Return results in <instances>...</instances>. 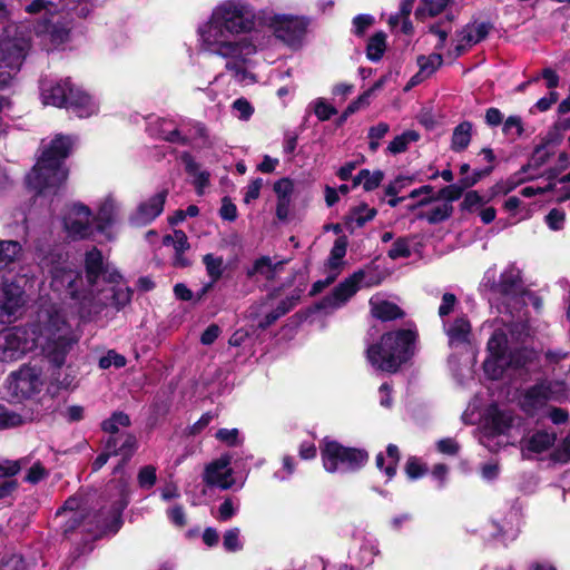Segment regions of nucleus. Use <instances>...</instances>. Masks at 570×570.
<instances>
[{"instance_id": "f257e3e1", "label": "nucleus", "mask_w": 570, "mask_h": 570, "mask_svg": "<svg viewBox=\"0 0 570 570\" xmlns=\"http://www.w3.org/2000/svg\"><path fill=\"white\" fill-rule=\"evenodd\" d=\"M254 26L250 7L230 0L214 10L208 23L200 29V35L212 52L224 58H234L243 53V45L229 40V36L249 32Z\"/></svg>"}, {"instance_id": "f03ea898", "label": "nucleus", "mask_w": 570, "mask_h": 570, "mask_svg": "<svg viewBox=\"0 0 570 570\" xmlns=\"http://www.w3.org/2000/svg\"><path fill=\"white\" fill-rule=\"evenodd\" d=\"M75 145V136L56 134L43 147L28 175L30 188L38 195L56 194L68 179L69 168L66 166V160L72 155Z\"/></svg>"}, {"instance_id": "7ed1b4c3", "label": "nucleus", "mask_w": 570, "mask_h": 570, "mask_svg": "<svg viewBox=\"0 0 570 570\" xmlns=\"http://www.w3.org/2000/svg\"><path fill=\"white\" fill-rule=\"evenodd\" d=\"M417 332L411 328L384 333L366 350L370 364L377 371L395 374L414 356Z\"/></svg>"}, {"instance_id": "20e7f679", "label": "nucleus", "mask_w": 570, "mask_h": 570, "mask_svg": "<svg viewBox=\"0 0 570 570\" xmlns=\"http://www.w3.org/2000/svg\"><path fill=\"white\" fill-rule=\"evenodd\" d=\"M41 98L43 105L71 110L79 118L90 117L97 109L92 97L70 77L42 83Z\"/></svg>"}, {"instance_id": "39448f33", "label": "nucleus", "mask_w": 570, "mask_h": 570, "mask_svg": "<svg viewBox=\"0 0 570 570\" xmlns=\"http://www.w3.org/2000/svg\"><path fill=\"white\" fill-rule=\"evenodd\" d=\"M320 452L323 468L328 473H354L363 469L370 460L365 449L345 446L328 436L320 442Z\"/></svg>"}, {"instance_id": "423d86ee", "label": "nucleus", "mask_w": 570, "mask_h": 570, "mask_svg": "<svg viewBox=\"0 0 570 570\" xmlns=\"http://www.w3.org/2000/svg\"><path fill=\"white\" fill-rule=\"evenodd\" d=\"M46 341L42 345V352L49 361L52 368L61 370L66 363L76 341L70 333V326L59 314H50L45 326Z\"/></svg>"}, {"instance_id": "0eeeda50", "label": "nucleus", "mask_w": 570, "mask_h": 570, "mask_svg": "<svg viewBox=\"0 0 570 570\" xmlns=\"http://www.w3.org/2000/svg\"><path fill=\"white\" fill-rule=\"evenodd\" d=\"M529 304L535 309L541 307L540 298L525 289L520 269L511 265L501 276V305H505L511 313L517 312L519 314Z\"/></svg>"}, {"instance_id": "6e6552de", "label": "nucleus", "mask_w": 570, "mask_h": 570, "mask_svg": "<svg viewBox=\"0 0 570 570\" xmlns=\"http://www.w3.org/2000/svg\"><path fill=\"white\" fill-rule=\"evenodd\" d=\"M363 269L355 271L352 275L338 283L330 294L315 302L306 309V316L317 312L334 311L344 305L360 289V283L364 279Z\"/></svg>"}, {"instance_id": "1a4fd4ad", "label": "nucleus", "mask_w": 570, "mask_h": 570, "mask_svg": "<svg viewBox=\"0 0 570 570\" xmlns=\"http://www.w3.org/2000/svg\"><path fill=\"white\" fill-rule=\"evenodd\" d=\"M35 346V340L23 326H12L0 332V361L20 360Z\"/></svg>"}, {"instance_id": "9d476101", "label": "nucleus", "mask_w": 570, "mask_h": 570, "mask_svg": "<svg viewBox=\"0 0 570 570\" xmlns=\"http://www.w3.org/2000/svg\"><path fill=\"white\" fill-rule=\"evenodd\" d=\"M308 24L309 20L307 18L291 14H275L271 19V27L275 37L293 48L302 45Z\"/></svg>"}, {"instance_id": "9b49d317", "label": "nucleus", "mask_w": 570, "mask_h": 570, "mask_svg": "<svg viewBox=\"0 0 570 570\" xmlns=\"http://www.w3.org/2000/svg\"><path fill=\"white\" fill-rule=\"evenodd\" d=\"M569 394L567 384L563 381L543 382L529 390L523 400V407L527 412H533L549 400L559 401Z\"/></svg>"}, {"instance_id": "f8f14e48", "label": "nucleus", "mask_w": 570, "mask_h": 570, "mask_svg": "<svg viewBox=\"0 0 570 570\" xmlns=\"http://www.w3.org/2000/svg\"><path fill=\"white\" fill-rule=\"evenodd\" d=\"M91 216L92 212L87 205L75 203L70 214L62 219L63 227L72 238L87 239L92 235Z\"/></svg>"}, {"instance_id": "ddd939ff", "label": "nucleus", "mask_w": 570, "mask_h": 570, "mask_svg": "<svg viewBox=\"0 0 570 570\" xmlns=\"http://www.w3.org/2000/svg\"><path fill=\"white\" fill-rule=\"evenodd\" d=\"M479 442L490 453L499 452V401L493 400L485 410L479 428Z\"/></svg>"}, {"instance_id": "4468645a", "label": "nucleus", "mask_w": 570, "mask_h": 570, "mask_svg": "<svg viewBox=\"0 0 570 570\" xmlns=\"http://www.w3.org/2000/svg\"><path fill=\"white\" fill-rule=\"evenodd\" d=\"M8 384L13 396L30 399L38 391L39 374L36 368L23 365L9 375Z\"/></svg>"}, {"instance_id": "2eb2a0df", "label": "nucleus", "mask_w": 570, "mask_h": 570, "mask_svg": "<svg viewBox=\"0 0 570 570\" xmlns=\"http://www.w3.org/2000/svg\"><path fill=\"white\" fill-rule=\"evenodd\" d=\"M488 355L482 364L483 376L491 382L488 390L491 395L499 389V328L493 330L488 344Z\"/></svg>"}, {"instance_id": "dca6fc26", "label": "nucleus", "mask_w": 570, "mask_h": 570, "mask_svg": "<svg viewBox=\"0 0 570 570\" xmlns=\"http://www.w3.org/2000/svg\"><path fill=\"white\" fill-rule=\"evenodd\" d=\"M230 463L229 456H220L219 459L206 465L203 480L208 487H218L227 490L233 485L232 470L224 471Z\"/></svg>"}, {"instance_id": "f3484780", "label": "nucleus", "mask_w": 570, "mask_h": 570, "mask_svg": "<svg viewBox=\"0 0 570 570\" xmlns=\"http://www.w3.org/2000/svg\"><path fill=\"white\" fill-rule=\"evenodd\" d=\"M167 196L168 190L163 189L148 200L140 203L136 212L137 223L147 225L155 220L163 213Z\"/></svg>"}, {"instance_id": "a211bd4d", "label": "nucleus", "mask_w": 570, "mask_h": 570, "mask_svg": "<svg viewBox=\"0 0 570 570\" xmlns=\"http://www.w3.org/2000/svg\"><path fill=\"white\" fill-rule=\"evenodd\" d=\"M445 334L449 337V346L455 347L470 343L472 326L466 315L455 317V320L445 327Z\"/></svg>"}, {"instance_id": "6ab92c4d", "label": "nucleus", "mask_w": 570, "mask_h": 570, "mask_svg": "<svg viewBox=\"0 0 570 570\" xmlns=\"http://www.w3.org/2000/svg\"><path fill=\"white\" fill-rule=\"evenodd\" d=\"M22 304V291L18 286L10 284L0 288V316H14Z\"/></svg>"}, {"instance_id": "aec40b11", "label": "nucleus", "mask_w": 570, "mask_h": 570, "mask_svg": "<svg viewBox=\"0 0 570 570\" xmlns=\"http://www.w3.org/2000/svg\"><path fill=\"white\" fill-rule=\"evenodd\" d=\"M106 265L104 263V256L100 249L94 246L90 250L85 254V273L86 279L89 286L94 287L97 285L98 279L106 272Z\"/></svg>"}, {"instance_id": "412c9836", "label": "nucleus", "mask_w": 570, "mask_h": 570, "mask_svg": "<svg viewBox=\"0 0 570 570\" xmlns=\"http://www.w3.org/2000/svg\"><path fill=\"white\" fill-rule=\"evenodd\" d=\"M107 494L114 499L111 504L119 505L120 509H126L130 501V487L129 478L121 475L111 479L106 487Z\"/></svg>"}, {"instance_id": "4be33fe9", "label": "nucleus", "mask_w": 570, "mask_h": 570, "mask_svg": "<svg viewBox=\"0 0 570 570\" xmlns=\"http://www.w3.org/2000/svg\"><path fill=\"white\" fill-rule=\"evenodd\" d=\"M386 458L387 463L384 454L382 452L377 453L375 456V466L386 475L389 481H391L397 473V465L401 460V452L396 444H387Z\"/></svg>"}, {"instance_id": "5701e85b", "label": "nucleus", "mask_w": 570, "mask_h": 570, "mask_svg": "<svg viewBox=\"0 0 570 570\" xmlns=\"http://www.w3.org/2000/svg\"><path fill=\"white\" fill-rule=\"evenodd\" d=\"M554 442V432L539 431L524 441L522 445L523 455L530 458L532 454H540L550 449Z\"/></svg>"}, {"instance_id": "b1692460", "label": "nucleus", "mask_w": 570, "mask_h": 570, "mask_svg": "<svg viewBox=\"0 0 570 570\" xmlns=\"http://www.w3.org/2000/svg\"><path fill=\"white\" fill-rule=\"evenodd\" d=\"M376 208H370L366 203H360L357 206H353L350 208L348 213L344 217V223L346 228L350 229L351 233H353V223H355L356 227L361 228L366 223L373 220L376 217Z\"/></svg>"}, {"instance_id": "393cba45", "label": "nucleus", "mask_w": 570, "mask_h": 570, "mask_svg": "<svg viewBox=\"0 0 570 570\" xmlns=\"http://www.w3.org/2000/svg\"><path fill=\"white\" fill-rule=\"evenodd\" d=\"M479 291L488 298L491 307L499 308V276L494 267L485 271Z\"/></svg>"}, {"instance_id": "a878e982", "label": "nucleus", "mask_w": 570, "mask_h": 570, "mask_svg": "<svg viewBox=\"0 0 570 570\" xmlns=\"http://www.w3.org/2000/svg\"><path fill=\"white\" fill-rule=\"evenodd\" d=\"M116 207L112 200H105L98 208L92 218L96 224V230L105 234L115 224Z\"/></svg>"}, {"instance_id": "bb28decb", "label": "nucleus", "mask_w": 570, "mask_h": 570, "mask_svg": "<svg viewBox=\"0 0 570 570\" xmlns=\"http://www.w3.org/2000/svg\"><path fill=\"white\" fill-rule=\"evenodd\" d=\"M348 246V238L346 235H340L330 252V256L326 261V266L330 271H335V273L340 274V271L343 265V258L346 255Z\"/></svg>"}, {"instance_id": "cd10ccee", "label": "nucleus", "mask_w": 570, "mask_h": 570, "mask_svg": "<svg viewBox=\"0 0 570 570\" xmlns=\"http://www.w3.org/2000/svg\"><path fill=\"white\" fill-rule=\"evenodd\" d=\"M386 33L384 31H376L372 35L366 45V58L373 62H379L386 51Z\"/></svg>"}, {"instance_id": "c85d7f7f", "label": "nucleus", "mask_w": 570, "mask_h": 570, "mask_svg": "<svg viewBox=\"0 0 570 570\" xmlns=\"http://www.w3.org/2000/svg\"><path fill=\"white\" fill-rule=\"evenodd\" d=\"M375 318L382 322L394 321L404 317V311L395 303L382 301L372 308Z\"/></svg>"}, {"instance_id": "c756f323", "label": "nucleus", "mask_w": 570, "mask_h": 570, "mask_svg": "<svg viewBox=\"0 0 570 570\" xmlns=\"http://www.w3.org/2000/svg\"><path fill=\"white\" fill-rule=\"evenodd\" d=\"M71 29V21L65 18L58 19L48 28L50 41L56 46L66 43L70 39Z\"/></svg>"}, {"instance_id": "7c9ffc66", "label": "nucleus", "mask_w": 570, "mask_h": 570, "mask_svg": "<svg viewBox=\"0 0 570 570\" xmlns=\"http://www.w3.org/2000/svg\"><path fill=\"white\" fill-rule=\"evenodd\" d=\"M472 125L469 121L459 124L452 134L451 149L455 153L463 151L471 141Z\"/></svg>"}, {"instance_id": "2f4dec72", "label": "nucleus", "mask_w": 570, "mask_h": 570, "mask_svg": "<svg viewBox=\"0 0 570 570\" xmlns=\"http://www.w3.org/2000/svg\"><path fill=\"white\" fill-rule=\"evenodd\" d=\"M59 272H61L62 283H67V289L72 298H79V285L82 283V276L79 272L71 268H56L55 278H59Z\"/></svg>"}, {"instance_id": "473e14b6", "label": "nucleus", "mask_w": 570, "mask_h": 570, "mask_svg": "<svg viewBox=\"0 0 570 570\" xmlns=\"http://www.w3.org/2000/svg\"><path fill=\"white\" fill-rule=\"evenodd\" d=\"M22 253V246L17 240H0V267L16 262Z\"/></svg>"}, {"instance_id": "72a5a7b5", "label": "nucleus", "mask_w": 570, "mask_h": 570, "mask_svg": "<svg viewBox=\"0 0 570 570\" xmlns=\"http://www.w3.org/2000/svg\"><path fill=\"white\" fill-rule=\"evenodd\" d=\"M420 137L421 136L416 130H405L390 141L387 151L393 155L405 153L409 148V144L417 141Z\"/></svg>"}, {"instance_id": "f704fd0d", "label": "nucleus", "mask_w": 570, "mask_h": 570, "mask_svg": "<svg viewBox=\"0 0 570 570\" xmlns=\"http://www.w3.org/2000/svg\"><path fill=\"white\" fill-rule=\"evenodd\" d=\"M131 421L127 413L122 411L114 412L110 417L104 420L100 424L101 430L109 434H119V426L128 428Z\"/></svg>"}, {"instance_id": "c9c22d12", "label": "nucleus", "mask_w": 570, "mask_h": 570, "mask_svg": "<svg viewBox=\"0 0 570 570\" xmlns=\"http://www.w3.org/2000/svg\"><path fill=\"white\" fill-rule=\"evenodd\" d=\"M125 509H120L119 505L111 504L110 515L104 520L101 528V534H116L122 527V512Z\"/></svg>"}, {"instance_id": "e433bc0d", "label": "nucleus", "mask_w": 570, "mask_h": 570, "mask_svg": "<svg viewBox=\"0 0 570 570\" xmlns=\"http://www.w3.org/2000/svg\"><path fill=\"white\" fill-rule=\"evenodd\" d=\"M138 450V440L134 433H126L125 440L120 443V460L117 463L126 469L127 464L130 462L131 458Z\"/></svg>"}, {"instance_id": "4c0bfd02", "label": "nucleus", "mask_w": 570, "mask_h": 570, "mask_svg": "<svg viewBox=\"0 0 570 570\" xmlns=\"http://www.w3.org/2000/svg\"><path fill=\"white\" fill-rule=\"evenodd\" d=\"M138 450V440L134 433H126L125 440L120 443V460L117 463L126 469L127 464L130 462L131 458Z\"/></svg>"}, {"instance_id": "58836bf2", "label": "nucleus", "mask_w": 570, "mask_h": 570, "mask_svg": "<svg viewBox=\"0 0 570 570\" xmlns=\"http://www.w3.org/2000/svg\"><path fill=\"white\" fill-rule=\"evenodd\" d=\"M257 274L264 276L268 282L274 281V276H272L269 256H261L259 258L255 259L252 267L246 271L247 278H253Z\"/></svg>"}, {"instance_id": "ea45409f", "label": "nucleus", "mask_w": 570, "mask_h": 570, "mask_svg": "<svg viewBox=\"0 0 570 570\" xmlns=\"http://www.w3.org/2000/svg\"><path fill=\"white\" fill-rule=\"evenodd\" d=\"M404 471H405L406 476L410 480L414 481V480H419V479L423 478L424 475H426L429 472V468L425 463H423L421 461L420 458H417L415 455H411L406 460Z\"/></svg>"}, {"instance_id": "a19ab883", "label": "nucleus", "mask_w": 570, "mask_h": 570, "mask_svg": "<svg viewBox=\"0 0 570 570\" xmlns=\"http://www.w3.org/2000/svg\"><path fill=\"white\" fill-rule=\"evenodd\" d=\"M203 263L206 267V272L213 283L219 281L224 273V259L223 257H215L213 254H206L203 256Z\"/></svg>"}, {"instance_id": "79ce46f5", "label": "nucleus", "mask_w": 570, "mask_h": 570, "mask_svg": "<svg viewBox=\"0 0 570 570\" xmlns=\"http://www.w3.org/2000/svg\"><path fill=\"white\" fill-rule=\"evenodd\" d=\"M547 155H548V151L544 146H540V147L535 148V150L532 155V158H531V163L528 166L522 167V177H520L519 180L522 181L525 179H532L537 175H539V173H529V171L532 169L533 166L534 167L541 166L546 161Z\"/></svg>"}, {"instance_id": "37998d69", "label": "nucleus", "mask_w": 570, "mask_h": 570, "mask_svg": "<svg viewBox=\"0 0 570 570\" xmlns=\"http://www.w3.org/2000/svg\"><path fill=\"white\" fill-rule=\"evenodd\" d=\"M421 72L429 75L436 71L443 65V56L439 52H433L430 56L420 55L416 59Z\"/></svg>"}, {"instance_id": "c03bdc74", "label": "nucleus", "mask_w": 570, "mask_h": 570, "mask_svg": "<svg viewBox=\"0 0 570 570\" xmlns=\"http://www.w3.org/2000/svg\"><path fill=\"white\" fill-rule=\"evenodd\" d=\"M411 255L412 252L407 237H397L387 250V257L393 261L397 258H409Z\"/></svg>"}, {"instance_id": "a18cd8bd", "label": "nucleus", "mask_w": 570, "mask_h": 570, "mask_svg": "<svg viewBox=\"0 0 570 570\" xmlns=\"http://www.w3.org/2000/svg\"><path fill=\"white\" fill-rule=\"evenodd\" d=\"M465 189L466 188L460 183L444 186L438 191V194H435L436 202L445 200V203L451 204L452 202L460 199Z\"/></svg>"}, {"instance_id": "49530a36", "label": "nucleus", "mask_w": 570, "mask_h": 570, "mask_svg": "<svg viewBox=\"0 0 570 570\" xmlns=\"http://www.w3.org/2000/svg\"><path fill=\"white\" fill-rule=\"evenodd\" d=\"M453 206L449 203H443L442 205L435 206L431 210H429L428 223L431 225H436L448 220L453 213Z\"/></svg>"}, {"instance_id": "de8ad7c7", "label": "nucleus", "mask_w": 570, "mask_h": 570, "mask_svg": "<svg viewBox=\"0 0 570 570\" xmlns=\"http://www.w3.org/2000/svg\"><path fill=\"white\" fill-rule=\"evenodd\" d=\"M156 472V466L151 464L140 468L137 475L138 485L145 490L151 489L157 482Z\"/></svg>"}, {"instance_id": "09e8293b", "label": "nucleus", "mask_w": 570, "mask_h": 570, "mask_svg": "<svg viewBox=\"0 0 570 570\" xmlns=\"http://www.w3.org/2000/svg\"><path fill=\"white\" fill-rule=\"evenodd\" d=\"M134 291L130 287L125 288H112L111 304L117 311H121L132 299Z\"/></svg>"}, {"instance_id": "8fccbe9b", "label": "nucleus", "mask_w": 570, "mask_h": 570, "mask_svg": "<svg viewBox=\"0 0 570 570\" xmlns=\"http://www.w3.org/2000/svg\"><path fill=\"white\" fill-rule=\"evenodd\" d=\"M126 364L127 358L115 350H109L106 355L99 358V367L102 370H107L111 365H114L116 368H121L126 366Z\"/></svg>"}, {"instance_id": "3c124183", "label": "nucleus", "mask_w": 570, "mask_h": 570, "mask_svg": "<svg viewBox=\"0 0 570 570\" xmlns=\"http://www.w3.org/2000/svg\"><path fill=\"white\" fill-rule=\"evenodd\" d=\"M314 114L320 121H326L337 114V109L324 98H317L314 102Z\"/></svg>"}, {"instance_id": "603ef678", "label": "nucleus", "mask_w": 570, "mask_h": 570, "mask_svg": "<svg viewBox=\"0 0 570 570\" xmlns=\"http://www.w3.org/2000/svg\"><path fill=\"white\" fill-rule=\"evenodd\" d=\"M21 423V415L9 411L4 405L0 404V430L18 426Z\"/></svg>"}, {"instance_id": "864d4df0", "label": "nucleus", "mask_w": 570, "mask_h": 570, "mask_svg": "<svg viewBox=\"0 0 570 570\" xmlns=\"http://www.w3.org/2000/svg\"><path fill=\"white\" fill-rule=\"evenodd\" d=\"M48 475V470L43 466L41 462L38 461L29 468L24 476V481L30 484H37L43 479H46Z\"/></svg>"}, {"instance_id": "5fc2aeb1", "label": "nucleus", "mask_w": 570, "mask_h": 570, "mask_svg": "<svg viewBox=\"0 0 570 570\" xmlns=\"http://www.w3.org/2000/svg\"><path fill=\"white\" fill-rule=\"evenodd\" d=\"M223 546L226 551L235 552L243 548L239 541V529L232 528L227 530L223 538Z\"/></svg>"}, {"instance_id": "6e6d98bb", "label": "nucleus", "mask_w": 570, "mask_h": 570, "mask_svg": "<svg viewBox=\"0 0 570 570\" xmlns=\"http://www.w3.org/2000/svg\"><path fill=\"white\" fill-rule=\"evenodd\" d=\"M273 189L277 195V199H291L294 190L293 180L288 177L281 178L274 183Z\"/></svg>"}, {"instance_id": "4d7b16f0", "label": "nucleus", "mask_w": 570, "mask_h": 570, "mask_svg": "<svg viewBox=\"0 0 570 570\" xmlns=\"http://www.w3.org/2000/svg\"><path fill=\"white\" fill-rule=\"evenodd\" d=\"M215 438L220 441L222 443H225L227 446H236L239 444V431L238 429H219Z\"/></svg>"}, {"instance_id": "13d9d810", "label": "nucleus", "mask_w": 570, "mask_h": 570, "mask_svg": "<svg viewBox=\"0 0 570 570\" xmlns=\"http://www.w3.org/2000/svg\"><path fill=\"white\" fill-rule=\"evenodd\" d=\"M237 207L232 202V198L228 196H224L222 198V206L219 209L220 218L227 222H235L237 219Z\"/></svg>"}, {"instance_id": "bf43d9fd", "label": "nucleus", "mask_w": 570, "mask_h": 570, "mask_svg": "<svg viewBox=\"0 0 570 570\" xmlns=\"http://www.w3.org/2000/svg\"><path fill=\"white\" fill-rule=\"evenodd\" d=\"M0 570H27V564L22 556L11 554L1 559Z\"/></svg>"}, {"instance_id": "052dcab7", "label": "nucleus", "mask_w": 570, "mask_h": 570, "mask_svg": "<svg viewBox=\"0 0 570 570\" xmlns=\"http://www.w3.org/2000/svg\"><path fill=\"white\" fill-rule=\"evenodd\" d=\"M503 131L511 140L521 136L523 131L521 119L519 117H509L504 122Z\"/></svg>"}, {"instance_id": "680f3d73", "label": "nucleus", "mask_w": 570, "mask_h": 570, "mask_svg": "<svg viewBox=\"0 0 570 570\" xmlns=\"http://www.w3.org/2000/svg\"><path fill=\"white\" fill-rule=\"evenodd\" d=\"M458 304V298L453 293H444L442 296V302L439 306V316L445 317L450 315L453 311L455 305Z\"/></svg>"}, {"instance_id": "e2e57ef3", "label": "nucleus", "mask_w": 570, "mask_h": 570, "mask_svg": "<svg viewBox=\"0 0 570 570\" xmlns=\"http://www.w3.org/2000/svg\"><path fill=\"white\" fill-rule=\"evenodd\" d=\"M167 517L178 528H184L187 524L186 513L181 504H176L168 509Z\"/></svg>"}, {"instance_id": "0e129e2a", "label": "nucleus", "mask_w": 570, "mask_h": 570, "mask_svg": "<svg viewBox=\"0 0 570 570\" xmlns=\"http://www.w3.org/2000/svg\"><path fill=\"white\" fill-rule=\"evenodd\" d=\"M83 520L85 514L82 512L72 513V515L62 525L63 537L68 538L83 523Z\"/></svg>"}, {"instance_id": "69168bd1", "label": "nucleus", "mask_w": 570, "mask_h": 570, "mask_svg": "<svg viewBox=\"0 0 570 570\" xmlns=\"http://www.w3.org/2000/svg\"><path fill=\"white\" fill-rule=\"evenodd\" d=\"M436 450L442 454L454 456L460 451V444L452 438H445L438 441Z\"/></svg>"}, {"instance_id": "338daca9", "label": "nucleus", "mask_w": 570, "mask_h": 570, "mask_svg": "<svg viewBox=\"0 0 570 570\" xmlns=\"http://www.w3.org/2000/svg\"><path fill=\"white\" fill-rule=\"evenodd\" d=\"M566 219L564 212L560 209H552L549 212V214L546 216V223L548 224L549 228L552 230H559L563 227Z\"/></svg>"}, {"instance_id": "774afa93", "label": "nucleus", "mask_w": 570, "mask_h": 570, "mask_svg": "<svg viewBox=\"0 0 570 570\" xmlns=\"http://www.w3.org/2000/svg\"><path fill=\"white\" fill-rule=\"evenodd\" d=\"M374 23V18L370 14H358L354 17V33L357 37H362L365 30Z\"/></svg>"}]
</instances>
